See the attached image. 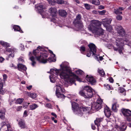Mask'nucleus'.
Segmentation results:
<instances>
[{"mask_svg": "<svg viewBox=\"0 0 131 131\" xmlns=\"http://www.w3.org/2000/svg\"><path fill=\"white\" fill-rule=\"evenodd\" d=\"M17 121L18 122L19 126L21 128H25V124L24 120L20 119L19 120L17 119Z\"/></svg>", "mask_w": 131, "mask_h": 131, "instance_id": "nucleus-18", "label": "nucleus"}, {"mask_svg": "<svg viewBox=\"0 0 131 131\" xmlns=\"http://www.w3.org/2000/svg\"><path fill=\"white\" fill-rule=\"evenodd\" d=\"M118 92L119 93H120L122 94V95H125V89L123 88H120L119 89Z\"/></svg>", "mask_w": 131, "mask_h": 131, "instance_id": "nucleus-34", "label": "nucleus"}, {"mask_svg": "<svg viewBox=\"0 0 131 131\" xmlns=\"http://www.w3.org/2000/svg\"><path fill=\"white\" fill-rule=\"evenodd\" d=\"M119 106V105L117 104V102H115L112 105V108L113 111L115 112H116Z\"/></svg>", "mask_w": 131, "mask_h": 131, "instance_id": "nucleus-26", "label": "nucleus"}, {"mask_svg": "<svg viewBox=\"0 0 131 131\" xmlns=\"http://www.w3.org/2000/svg\"><path fill=\"white\" fill-rule=\"evenodd\" d=\"M84 5L85 8L88 10H89L91 9V6L90 5L87 4L85 3L84 4Z\"/></svg>", "mask_w": 131, "mask_h": 131, "instance_id": "nucleus-38", "label": "nucleus"}, {"mask_svg": "<svg viewBox=\"0 0 131 131\" xmlns=\"http://www.w3.org/2000/svg\"><path fill=\"white\" fill-rule=\"evenodd\" d=\"M80 109V110L79 111V112L81 113H83L82 115L83 114V113L82 112V111H83V112H84L85 113H89L90 110L91 109V108L89 107H81Z\"/></svg>", "mask_w": 131, "mask_h": 131, "instance_id": "nucleus-17", "label": "nucleus"}, {"mask_svg": "<svg viewBox=\"0 0 131 131\" xmlns=\"http://www.w3.org/2000/svg\"><path fill=\"white\" fill-rule=\"evenodd\" d=\"M56 2V1L54 0H51L48 3L50 4L51 5H53Z\"/></svg>", "mask_w": 131, "mask_h": 131, "instance_id": "nucleus-47", "label": "nucleus"}, {"mask_svg": "<svg viewBox=\"0 0 131 131\" xmlns=\"http://www.w3.org/2000/svg\"><path fill=\"white\" fill-rule=\"evenodd\" d=\"M14 53H12L10 54L9 55V57H11L12 58L13 57H14Z\"/></svg>", "mask_w": 131, "mask_h": 131, "instance_id": "nucleus-55", "label": "nucleus"}, {"mask_svg": "<svg viewBox=\"0 0 131 131\" xmlns=\"http://www.w3.org/2000/svg\"><path fill=\"white\" fill-rule=\"evenodd\" d=\"M0 43L2 45L5 47H8L10 46L9 43L3 41H1Z\"/></svg>", "mask_w": 131, "mask_h": 131, "instance_id": "nucleus-31", "label": "nucleus"}, {"mask_svg": "<svg viewBox=\"0 0 131 131\" xmlns=\"http://www.w3.org/2000/svg\"><path fill=\"white\" fill-rule=\"evenodd\" d=\"M81 15H78L76 17L73 21V24L76 28V30L78 31L82 30L83 25L81 20Z\"/></svg>", "mask_w": 131, "mask_h": 131, "instance_id": "nucleus-8", "label": "nucleus"}, {"mask_svg": "<svg viewBox=\"0 0 131 131\" xmlns=\"http://www.w3.org/2000/svg\"><path fill=\"white\" fill-rule=\"evenodd\" d=\"M16 49L14 48H6L5 50H4V53L6 54V51L9 52L14 53L16 51Z\"/></svg>", "mask_w": 131, "mask_h": 131, "instance_id": "nucleus-28", "label": "nucleus"}, {"mask_svg": "<svg viewBox=\"0 0 131 131\" xmlns=\"http://www.w3.org/2000/svg\"><path fill=\"white\" fill-rule=\"evenodd\" d=\"M5 110H0V119H4L5 118Z\"/></svg>", "mask_w": 131, "mask_h": 131, "instance_id": "nucleus-29", "label": "nucleus"}, {"mask_svg": "<svg viewBox=\"0 0 131 131\" xmlns=\"http://www.w3.org/2000/svg\"><path fill=\"white\" fill-rule=\"evenodd\" d=\"M109 80L111 83H113V78L111 77H109L108 78Z\"/></svg>", "mask_w": 131, "mask_h": 131, "instance_id": "nucleus-54", "label": "nucleus"}, {"mask_svg": "<svg viewBox=\"0 0 131 131\" xmlns=\"http://www.w3.org/2000/svg\"><path fill=\"white\" fill-rule=\"evenodd\" d=\"M30 95V96L33 99H34L37 96V94L35 93H31Z\"/></svg>", "mask_w": 131, "mask_h": 131, "instance_id": "nucleus-41", "label": "nucleus"}, {"mask_svg": "<svg viewBox=\"0 0 131 131\" xmlns=\"http://www.w3.org/2000/svg\"><path fill=\"white\" fill-rule=\"evenodd\" d=\"M4 60V59L2 57H0V62H2Z\"/></svg>", "mask_w": 131, "mask_h": 131, "instance_id": "nucleus-61", "label": "nucleus"}, {"mask_svg": "<svg viewBox=\"0 0 131 131\" xmlns=\"http://www.w3.org/2000/svg\"><path fill=\"white\" fill-rule=\"evenodd\" d=\"M22 109V106H18L16 108V110L18 111H20Z\"/></svg>", "mask_w": 131, "mask_h": 131, "instance_id": "nucleus-48", "label": "nucleus"}, {"mask_svg": "<svg viewBox=\"0 0 131 131\" xmlns=\"http://www.w3.org/2000/svg\"><path fill=\"white\" fill-rule=\"evenodd\" d=\"M17 66L18 70L20 71H26L27 69V68L26 66L21 64L19 63Z\"/></svg>", "mask_w": 131, "mask_h": 131, "instance_id": "nucleus-23", "label": "nucleus"}, {"mask_svg": "<svg viewBox=\"0 0 131 131\" xmlns=\"http://www.w3.org/2000/svg\"><path fill=\"white\" fill-rule=\"evenodd\" d=\"M98 73L102 76H103L105 74V73L104 70L102 69H98Z\"/></svg>", "mask_w": 131, "mask_h": 131, "instance_id": "nucleus-33", "label": "nucleus"}, {"mask_svg": "<svg viewBox=\"0 0 131 131\" xmlns=\"http://www.w3.org/2000/svg\"><path fill=\"white\" fill-rule=\"evenodd\" d=\"M103 101L100 98L98 99L96 102H93L91 105V109L93 111H96L100 109L102 107Z\"/></svg>", "mask_w": 131, "mask_h": 131, "instance_id": "nucleus-10", "label": "nucleus"}, {"mask_svg": "<svg viewBox=\"0 0 131 131\" xmlns=\"http://www.w3.org/2000/svg\"><path fill=\"white\" fill-rule=\"evenodd\" d=\"M85 47L84 46H81L80 47V51L82 53L85 51Z\"/></svg>", "mask_w": 131, "mask_h": 131, "instance_id": "nucleus-45", "label": "nucleus"}, {"mask_svg": "<svg viewBox=\"0 0 131 131\" xmlns=\"http://www.w3.org/2000/svg\"><path fill=\"white\" fill-rule=\"evenodd\" d=\"M125 8L123 7H119L118 8L114 9V13L116 15L118 14H122V12L121 11L124 10Z\"/></svg>", "mask_w": 131, "mask_h": 131, "instance_id": "nucleus-19", "label": "nucleus"}, {"mask_svg": "<svg viewBox=\"0 0 131 131\" xmlns=\"http://www.w3.org/2000/svg\"><path fill=\"white\" fill-rule=\"evenodd\" d=\"M122 113L127 121H131V111L128 109L123 108L122 109Z\"/></svg>", "mask_w": 131, "mask_h": 131, "instance_id": "nucleus-12", "label": "nucleus"}, {"mask_svg": "<svg viewBox=\"0 0 131 131\" xmlns=\"http://www.w3.org/2000/svg\"><path fill=\"white\" fill-rule=\"evenodd\" d=\"M3 84L2 82L0 83V88H3Z\"/></svg>", "mask_w": 131, "mask_h": 131, "instance_id": "nucleus-64", "label": "nucleus"}, {"mask_svg": "<svg viewBox=\"0 0 131 131\" xmlns=\"http://www.w3.org/2000/svg\"><path fill=\"white\" fill-rule=\"evenodd\" d=\"M10 66L11 67H13L14 69H16L17 68V67L16 66H15L13 64H11Z\"/></svg>", "mask_w": 131, "mask_h": 131, "instance_id": "nucleus-56", "label": "nucleus"}, {"mask_svg": "<svg viewBox=\"0 0 131 131\" xmlns=\"http://www.w3.org/2000/svg\"><path fill=\"white\" fill-rule=\"evenodd\" d=\"M88 46L90 48V50L87 52L86 56L90 57L91 54L92 55H94L95 59L99 60L98 57L99 56V55H97L96 54V47L95 45L93 43H91L88 45Z\"/></svg>", "mask_w": 131, "mask_h": 131, "instance_id": "nucleus-7", "label": "nucleus"}, {"mask_svg": "<svg viewBox=\"0 0 131 131\" xmlns=\"http://www.w3.org/2000/svg\"><path fill=\"white\" fill-rule=\"evenodd\" d=\"M104 113L106 116L107 117H109L111 115V113L110 109L108 107H105L104 109Z\"/></svg>", "mask_w": 131, "mask_h": 131, "instance_id": "nucleus-25", "label": "nucleus"}, {"mask_svg": "<svg viewBox=\"0 0 131 131\" xmlns=\"http://www.w3.org/2000/svg\"><path fill=\"white\" fill-rule=\"evenodd\" d=\"M89 2L92 4L96 5H99L100 3L99 0H89Z\"/></svg>", "mask_w": 131, "mask_h": 131, "instance_id": "nucleus-30", "label": "nucleus"}, {"mask_svg": "<svg viewBox=\"0 0 131 131\" xmlns=\"http://www.w3.org/2000/svg\"><path fill=\"white\" fill-rule=\"evenodd\" d=\"M86 79L91 85H94L95 84L96 80L92 76L87 75L86 78Z\"/></svg>", "mask_w": 131, "mask_h": 131, "instance_id": "nucleus-16", "label": "nucleus"}, {"mask_svg": "<svg viewBox=\"0 0 131 131\" xmlns=\"http://www.w3.org/2000/svg\"><path fill=\"white\" fill-rule=\"evenodd\" d=\"M72 106V110L73 112L79 116H82L83 113H79V111L80 110V107L78 106V104L75 102L71 103Z\"/></svg>", "mask_w": 131, "mask_h": 131, "instance_id": "nucleus-13", "label": "nucleus"}, {"mask_svg": "<svg viewBox=\"0 0 131 131\" xmlns=\"http://www.w3.org/2000/svg\"><path fill=\"white\" fill-rule=\"evenodd\" d=\"M75 73L79 75H82L84 74V72L80 69H78L75 72Z\"/></svg>", "mask_w": 131, "mask_h": 131, "instance_id": "nucleus-32", "label": "nucleus"}, {"mask_svg": "<svg viewBox=\"0 0 131 131\" xmlns=\"http://www.w3.org/2000/svg\"><path fill=\"white\" fill-rule=\"evenodd\" d=\"M43 50L42 47L39 46L36 49L33 51L32 53L31 52H29V59L32 62L31 64L32 66H34L36 64L35 58L40 62L43 63L47 62V54L43 52H41Z\"/></svg>", "mask_w": 131, "mask_h": 131, "instance_id": "nucleus-2", "label": "nucleus"}, {"mask_svg": "<svg viewBox=\"0 0 131 131\" xmlns=\"http://www.w3.org/2000/svg\"><path fill=\"white\" fill-rule=\"evenodd\" d=\"M13 28L15 31H19L20 33H23V31L21 30L20 27L17 25H14L13 26Z\"/></svg>", "mask_w": 131, "mask_h": 131, "instance_id": "nucleus-27", "label": "nucleus"}, {"mask_svg": "<svg viewBox=\"0 0 131 131\" xmlns=\"http://www.w3.org/2000/svg\"><path fill=\"white\" fill-rule=\"evenodd\" d=\"M51 114L52 116H54V117L56 118L57 117V115L56 114H55L53 112H52L51 113Z\"/></svg>", "mask_w": 131, "mask_h": 131, "instance_id": "nucleus-57", "label": "nucleus"}, {"mask_svg": "<svg viewBox=\"0 0 131 131\" xmlns=\"http://www.w3.org/2000/svg\"><path fill=\"white\" fill-rule=\"evenodd\" d=\"M50 15L52 17L51 18V21L54 24L57 26L59 25L58 19L56 16L57 14V9L55 7H51L49 9Z\"/></svg>", "mask_w": 131, "mask_h": 131, "instance_id": "nucleus-6", "label": "nucleus"}, {"mask_svg": "<svg viewBox=\"0 0 131 131\" xmlns=\"http://www.w3.org/2000/svg\"><path fill=\"white\" fill-rule=\"evenodd\" d=\"M115 29L117 31L118 35L119 37H123L125 34V31L121 26H116Z\"/></svg>", "mask_w": 131, "mask_h": 131, "instance_id": "nucleus-15", "label": "nucleus"}, {"mask_svg": "<svg viewBox=\"0 0 131 131\" xmlns=\"http://www.w3.org/2000/svg\"><path fill=\"white\" fill-rule=\"evenodd\" d=\"M38 107V105L35 104H33L30 106V108L31 110H35Z\"/></svg>", "mask_w": 131, "mask_h": 131, "instance_id": "nucleus-35", "label": "nucleus"}, {"mask_svg": "<svg viewBox=\"0 0 131 131\" xmlns=\"http://www.w3.org/2000/svg\"><path fill=\"white\" fill-rule=\"evenodd\" d=\"M32 85H29L28 86H27L26 87V88L28 90H30L31 89V88H32Z\"/></svg>", "mask_w": 131, "mask_h": 131, "instance_id": "nucleus-62", "label": "nucleus"}, {"mask_svg": "<svg viewBox=\"0 0 131 131\" xmlns=\"http://www.w3.org/2000/svg\"><path fill=\"white\" fill-rule=\"evenodd\" d=\"M3 80L4 81L6 80L7 78V76L6 74H4L3 75Z\"/></svg>", "mask_w": 131, "mask_h": 131, "instance_id": "nucleus-51", "label": "nucleus"}, {"mask_svg": "<svg viewBox=\"0 0 131 131\" xmlns=\"http://www.w3.org/2000/svg\"><path fill=\"white\" fill-rule=\"evenodd\" d=\"M18 61L19 62H23L24 61V60L22 58H21V57H20L18 59Z\"/></svg>", "mask_w": 131, "mask_h": 131, "instance_id": "nucleus-53", "label": "nucleus"}, {"mask_svg": "<svg viewBox=\"0 0 131 131\" xmlns=\"http://www.w3.org/2000/svg\"><path fill=\"white\" fill-rule=\"evenodd\" d=\"M98 12L99 14L104 15L105 14V13L106 12V11L105 10H103L101 11H98Z\"/></svg>", "mask_w": 131, "mask_h": 131, "instance_id": "nucleus-42", "label": "nucleus"}, {"mask_svg": "<svg viewBox=\"0 0 131 131\" xmlns=\"http://www.w3.org/2000/svg\"><path fill=\"white\" fill-rule=\"evenodd\" d=\"M129 36L126 35L123 38L119 37L116 38V42L113 46L114 50L115 51H118L121 54H123V44H126V42H129Z\"/></svg>", "mask_w": 131, "mask_h": 131, "instance_id": "nucleus-3", "label": "nucleus"}, {"mask_svg": "<svg viewBox=\"0 0 131 131\" xmlns=\"http://www.w3.org/2000/svg\"><path fill=\"white\" fill-rule=\"evenodd\" d=\"M101 25L98 20H93L91 21L90 24L89 26V29L93 33L99 35L103 34L104 30L100 27Z\"/></svg>", "mask_w": 131, "mask_h": 131, "instance_id": "nucleus-4", "label": "nucleus"}, {"mask_svg": "<svg viewBox=\"0 0 131 131\" xmlns=\"http://www.w3.org/2000/svg\"><path fill=\"white\" fill-rule=\"evenodd\" d=\"M104 86L106 87V89L108 90H113V88L112 87H111L110 86L107 84H105L104 85Z\"/></svg>", "mask_w": 131, "mask_h": 131, "instance_id": "nucleus-36", "label": "nucleus"}, {"mask_svg": "<svg viewBox=\"0 0 131 131\" xmlns=\"http://www.w3.org/2000/svg\"><path fill=\"white\" fill-rule=\"evenodd\" d=\"M105 8V7L103 5H100L98 7V9L100 10H102Z\"/></svg>", "mask_w": 131, "mask_h": 131, "instance_id": "nucleus-50", "label": "nucleus"}, {"mask_svg": "<svg viewBox=\"0 0 131 131\" xmlns=\"http://www.w3.org/2000/svg\"><path fill=\"white\" fill-rule=\"evenodd\" d=\"M6 91L5 89H3V88H0V94L3 95L6 92Z\"/></svg>", "mask_w": 131, "mask_h": 131, "instance_id": "nucleus-43", "label": "nucleus"}, {"mask_svg": "<svg viewBox=\"0 0 131 131\" xmlns=\"http://www.w3.org/2000/svg\"><path fill=\"white\" fill-rule=\"evenodd\" d=\"M23 101V99L19 98L17 99L15 103L16 104H21L22 103Z\"/></svg>", "mask_w": 131, "mask_h": 131, "instance_id": "nucleus-37", "label": "nucleus"}, {"mask_svg": "<svg viewBox=\"0 0 131 131\" xmlns=\"http://www.w3.org/2000/svg\"><path fill=\"white\" fill-rule=\"evenodd\" d=\"M59 14L61 16L64 17L67 15V13L64 10L60 9L59 10Z\"/></svg>", "mask_w": 131, "mask_h": 131, "instance_id": "nucleus-24", "label": "nucleus"}, {"mask_svg": "<svg viewBox=\"0 0 131 131\" xmlns=\"http://www.w3.org/2000/svg\"><path fill=\"white\" fill-rule=\"evenodd\" d=\"M74 95H73L71 94H69L68 96V98L71 99H73V98L74 97Z\"/></svg>", "mask_w": 131, "mask_h": 131, "instance_id": "nucleus-52", "label": "nucleus"}, {"mask_svg": "<svg viewBox=\"0 0 131 131\" xmlns=\"http://www.w3.org/2000/svg\"><path fill=\"white\" fill-rule=\"evenodd\" d=\"M27 111L25 110L24 111V116L26 117L27 116Z\"/></svg>", "mask_w": 131, "mask_h": 131, "instance_id": "nucleus-58", "label": "nucleus"}, {"mask_svg": "<svg viewBox=\"0 0 131 131\" xmlns=\"http://www.w3.org/2000/svg\"><path fill=\"white\" fill-rule=\"evenodd\" d=\"M92 128L93 129L95 130L96 129V127L94 125H91Z\"/></svg>", "mask_w": 131, "mask_h": 131, "instance_id": "nucleus-63", "label": "nucleus"}, {"mask_svg": "<svg viewBox=\"0 0 131 131\" xmlns=\"http://www.w3.org/2000/svg\"><path fill=\"white\" fill-rule=\"evenodd\" d=\"M112 21L111 18H105L103 19L102 21V24L106 27V30L109 32L111 31L112 30V26L110 25Z\"/></svg>", "mask_w": 131, "mask_h": 131, "instance_id": "nucleus-11", "label": "nucleus"}, {"mask_svg": "<svg viewBox=\"0 0 131 131\" xmlns=\"http://www.w3.org/2000/svg\"><path fill=\"white\" fill-rule=\"evenodd\" d=\"M35 8L36 10L39 11V13L41 15L43 18H45L46 15L45 10H43L45 9V7L42 4H41L37 6H35Z\"/></svg>", "mask_w": 131, "mask_h": 131, "instance_id": "nucleus-14", "label": "nucleus"}, {"mask_svg": "<svg viewBox=\"0 0 131 131\" xmlns=\"http://www.w3.org/2000/svg\"><path fill=\"white\" fill-rule=\"evenodd\" d=\"M79 44H83L84 45H86L87 44V43L86 41L83 40H80L79 42Z\"/></svg>", "mask_w": 131, "mask_h": 131, "instance_id": "nucleus-39", "label": "nucleus"}, {"mask_svg": "<svg viewBox=\"0 0 131 131\" xmlns=\"http://www.w3.org/2000/svg\"><path fill=\"white\" fill-rule=\"evenodd\" d=\"M49 52L51 53V58H49L48 60L49 62H55L56 61V59L54 58L55 57V54L53 53L52 51L50 50H49Z\"/></svg>", "mask_w": 131, "mask_h": 131, "instance_id": "nucleus-20", "label": "nucleus"}, {"mask_svg": "<svg viewBox=\"0 0 131 131\" xmlns=\"http://www.w3.org/2000/svg\"><path fill=\"white\" fill-rule=\"evenodd\" d=\"M26 42V46L28 47L29 46V45L30 44V43L31 42V41H27Z\"/></svg>", "mask_w": 131, "mask_h": 131, "instance_id": "nucleus-49", "label": "nucleus"}, {"mask_svg": "<svg viewBox=\"0 0 131 131\" xmlns=\"http://www.w3.org/2000/svg\"><path fill=\"white\" fill-rule=\"evenodd\" d=\"M119 127L121 131H125L126 128L127 124L125 122H122Z\"/></svg>", "mask_w": 131, "mask_h": 131, "instance_id": "nucleus-21", "label": "nucleus"}, {"mask_svg": "<svg viewBox=\"0 0 131 131\" xmlns=\"http://www.w3.org/2000/svg\"><path fill=\"white\" fill-rule=\"evenodd\" d=\"M45 106L49 108H52V106L51 105L50 103H47L46 104Z\"/></svg>", "mask_w": 131, "mask_h": 131, "instance_id": "nucleus-44", "label": "nucleus"}, {"mask_svg": "<svg viewBox=\"0 0 131 131\" xmlns=\"http://www.w3.org/2000/svg\"><path fill=\"white\" fill-rule=\"evenodd\" d=\"M56 89V94L57 97L59 98H64V95L61 93V92L64 91L63 86L60 84H57L54 87Z\"/></svg>", "mask_w": 131, "mask_h": 131, "instance_id": "nucleus-9", "label": "nucleus"}, {"mask_svg": "<svg viewBox=\"0 0 131 131\" xmlns=\"http://www.w3.org/2000/svg\"><path fill=\"white\" fill-rule=\"evenodd\" d=\"M116 17L117 19L119 20H121L122 18V16L120 15H118Z\"/></svg>", "mask_w": 131, "mask_h": 131, "instance_id": "nucleus-46", "label": "nucleus"}, {"mask_svg": "<svg viewBox=\"0 0 131 131\" xmlns=\"http://www.w3.org/2000/svg\"><path fill=\"white\" fill-rule=\"evenodd\" d=\"M103 120V118H97L94 121L95 124L97 126V129L98 131H99L100 124V123Z\"/></svg>", "mask_w": 131, "mask_h": 131, "instance_id": "nucleus-22", "label": "nucleus"}, {"mask_svg": "<svg viewBox=\"0 0 131 131\" xmlns=\"http://www.w3.org/2000/svg\"><path fill=\"white\" fill-rule=\"evenodd\" d=\"M56 2L59 4H62L64 3V1L63 0H57Z\"/></svg>", "mask_w": 131, "mask_h": 131, "instance_id": "nucleus-40", "label": "nucleus"}, {"mask_svg": "<svg viewBox=\"0 0 131 131\" xmlns=\"http://www.w3.org/2000/svg\"><path fill=\"white\" fill-rule=\"evenodd\" d=\"M60 69L54 68L51 69L49 72H47L50 74L49 78L51 82H54L58 75L61 79L65 81L64 85L66 87L74 84L75 79L80 82L82 81L80 78L72 72L68 62L62 63L60 65Z\"/></svg>", "mask_w": 131, "mask_h": 131, "instance_id": "nucleus-1", "label": "nucleus"}, {"mask_svg": "<svg viewBox=\"0 0 131 131\" xmlns=\"http://www.w3.org/2000/svg\"><path fill=\"white\" fill-rule=\"evenodd\" d=\"M6 124V123L5 122H2L1 124V125L2 126V127L4 126H5Z\"/></svg>", "mask_w": 131, "mask_h": 131, "instance_id": "nucleus-60", "label": "nucleus"}, {"mask_svg": "<svg viewBox=\"0 0 131 131\" xmlns=\"http://www.w3.org/2000/svg\"><path fill=\"white\" fill-rule=\"evenodd\" d=\"M94 91L90 86H85L83 89L79 92V94L86 98H90L93 95V92Z\"/></svg>", "mask_w": 131, "mask_h": 131, "instance_id": "nucleus-5", "label": "nucleus"}, {"mask_svg": "<svg viewBox=\"0 0 131 131\" xmlns=\"http://www.w3.org/2000/svg\"><path fill=\"white\" fill-rule=\"evenodd\" d=\"M6 126L7 128V129H10V128L11 126L9 124H7Z\"/></svg>", "mask_w": 131, "mask_h": 131, "instance_id": "nucleus-59", "label": "nucleus"}]
</instances>
